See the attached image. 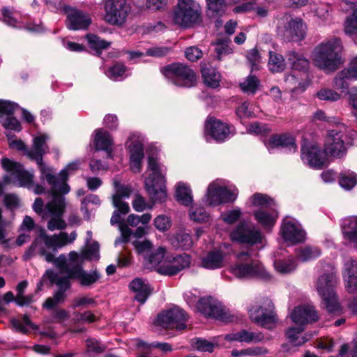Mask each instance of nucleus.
<instances>
[{"label": "nucleus", "instance_id": "32", "mask_svg": "<svg viewBox=\"0 0 357 357\" xmlns=\"http://www.w3.org/2000/svg\"><path fill=\"white\" fill-rule=\"evenodd\" d=\"M129 190L126 188L122 189V192L118 190L117 193L113 196V204L116 210L112 214L110 220L112 225L119 223L121 221L120 215H126L130 211V206L128 203L123 201V198L128 197Z\"/></svg>", "mask_w": 357, "mask_h": 357}, {"label": "nucleus", "instance_id": "3", "mask_svg": "<svg viewBox=\"0 0 357 357\" xmlns=\"http://www.w3.org/2000/svg\"><path fill=\"white\" fill-rule=\"evenodd\" d=\"M343 46L340 38L333 36L317 45L311 55L313 63L326 71H335L343 63Z\"/></svg>", "mask_w": 357, "mask_h": 357}, {"label": "nucleus", "instance_id": "43", "mask_svg": "<svg viewBox=\"0 0 357 357\" xmlns=\"http://www.w3.org/2000/svg\"><path fill=\"white\" fill-rule=\"evenodd\" d=\"M176 198L177 201L185 206H188L192 202V191L190 187L185 183L179 182L176 186Z\"/></svg>", "mask_w": 357, "mask_h": 357}, {"label": "nucleus", "instance_id": "13", "mask_svg": "<svg viewBox=\"0 0 357 357\" xmlns=\"http://www.w3.org/2000/svg\"><path fill=\"white\" fill-rule=\"evenodd\" d=\"M105 20L112 25H123L130 13L131 8L126 0H106Z\"/></svg>", "mask_w": 357, "mask_h": 357}, {"label": "nucleus", "instance_id": "34", "mask_svg": "<svg viewBox=\"0 0 357 357\" xmlns=\"http://www.w3.org/2000/svg\"><path fill=\"white\" fill-rule=\"evenodd\" d=\"M93 144L96 151H105L108 158H112L113 141L107 131L102 129H96L93 134Z\"/></svg>", "mask_w": 357, "mask_h": 357}, {"label": "nucleus", "instance_id": "1", "mask_svg": "<svg viewBox=\"0 0 357 357\" xmlns=\"http://www.w3.org/2000/svg\"><path fill=\"white\" fill-rule=\"evenodd\" d=\"M77 236L75 231H72L70 235L61 231L50 236L44 229H41L39 235L26 252L24 257L28 259L33 255L38 254L44 257L47 262L52 263L61 273H66L70 281V279H75L79 282L81 286L89 287L96 283L100 279V275L97 271H85L82 268V257L79 253L70 252L68 259L63 254L56 258L54 257V253L59 249L73 243Z\"/></svg>", "mask_w": 357, "mask_h": 357}, {"label": "nucleus", "instance_id": "42", "mask_svg": "<svg viewBox=\"0 0 357 357\" xmlns=\"http://www.w3.org/2000/svg\"><path fill=\"white\" fill-rule=\"evenodd\" d=\"M344 31L357 44V8L347 17L344 23Z\"/></svg>", "mask_w": 357, "mask_h": 357}, {"label": "nucleus", "instance_id": "45", "mask_svg": "<svg viewBox=\"0 0 357 357\" xmlns=\"http://www.w3.org/2000/svg\"><path fill=\"white\" fill-rule=\"evenodd\" d=\"M321 251L317 247L305 246L296 250V257L301 261H307L319 257Z\"/></svg>", "mask_w": 357, "mask_h": 357}, {"label": "nucleus", "instance_id": "31", "mask_svg": "<svg viewBox=\"0 0 357 357\" xmlns=\"http://www.w3.org/2000/svg\"><path fill=\"white\" fill-rule=\"evenodd\" d=\"M288 89L294 93H299L305 91L310 84V80L306 72H295L288 75L285 78Z\"/></svg>", "mask_w": 357, "mask_h": 357}, {"label": "nucleus", "instance_id": "51", "mask_svg": "<svg viewBox=\"0 0 357 357\" xmlns=\"http://www.w3.org/2000/svg\"><path fill=\"white\" fill-rule=\"evenodd\" d=\"M105 349L104 344L94 338H88L86 340V352L87 357H95L102 353Z\"/></svg>", "mask_w": 357, "mask_h": 357}, {"label": "nucleus", "instance_id": "30", "mask_svg": "<svg viewBox=\"0 0 357 357\" xmlns=\"http://www.w3.org/2000/svg\"><path fill=\"white\" fill-rule=\"evenodd\" d=\"M265 146L271 153L274 149L282 148L294 153L297 149L295 138L289 133L275 135L265 142Z\"/></svg>", "mask_w": 357, "mask_h": 357}, {"label": "nucleus", "instance_id": "56", "mask_svg": "<svg viewBox=\"0 0 357 357\" xmlns=\"http://www.w3.org/2000/svg\"><path fill=\"white\" fill-rule=\"evenodd\" d=\"M310 10L322 21L327 20L331 11V5L325 3H310Z\"/></svg>", "mask_w": 357, "mask_h": 357}, {"label": "nucleus", "instance_id": "14", "mask_svg": "<svg viewBox=\"0 0 357 357\" xmlns=\"http://www.w3.org/2000/svg\"><path fill=\"white\" fill-rule=\"evenodd\" d=\"M187 314L180 307H174L158 316L156 324L167 329L183 330L186 328Z\"/></svg>", "mask_w": 357, "mask_h": 357}, {"label": "nucleus", "instance_id": "12", "mask_svg": "<svg viewBox=\"0 0 357 357\" xmlns=\"http://www.w3.org/2000/svg\"><path fill=\"white\" fill-rule=\"evenodd\" d=\"M273 303L268 298H264L260 303L249 309L250 319L259 326L271 329L275 326L276 318Z\"/></svg>", "mask_w": 357, "mask_h": 357}, {"label": "nucleus", "instance_id": "46", "mask_svg": "<svg viewBox=\"0 0 357 357\" xmlns=\"http://www.w3.org/2000/svg\"><path fill=\"white\" fill-rule=\"evenodd\" d=\"M172 244L176 249L188 250L192 246V237L188 233L180 231L173 237Z\"/></svg>", "mask_w": 357, "mask_h": 357}, {"label": "nucleus", "instance_id": "38", "mask_svg": "<svg viewBox=\"0 0 357 357\" xmlns=\"http://www.w3.org/2000/svg\"><path fill=\"white\" fill-rule=\"evenodd\" d=\"M341 227L344 238L357 245V216H350L343 219Z\"/></svg>", "mask_w": 357, "mask_h": 357}, {"label": "nucleus", "instance_id": "52", "mask_svg": "<svg viewBox=\"0 0 357 357\" xmlns=\"http://www.w3.org/2000/svg\"><path fill=\"white\" fill-rule=\"evenodd\" d=\"M259 86L260 80L253 75H248L245 80L240 84V88L244 93L251 94H255Z\"/></svg>", "mask_w": 357, "mask_h": 357}, {"label": "nucleus", "instance_id": "58", "mask_svg": "<svg viewBox=\"0 0 357 357\" xmlns=\"http://www.w3.org/2000/svg\"><path fill=\"white\" fill-rule=\"evenodd\" d=\"M189 215L190 220L197 222H204L209 219L208 213L204 208L199 206L192 207Z\"/></svg>", "mask_w": 357, "mask_h": 357}, {"label": "nucleus", "instance_id": "19", "mask_svg": "<svg viewBox=\"0 0 357 357\" xmlns=\"http://www.w3.org/2000/svg\"><path fill=\"white\" fill-rule=\"evenodd\" d=\"M306 25L298 17L287 18L284 26H278V33L289 41H300L305 36Z\"/></svg>", "mask_w": 357, "mask_h": 357}, {"label": "nucleus", "instance_id": "59", "mask_svg": "<svg viewBox=\"0 0 357 357\" xmlns=\"http://www.w3.org/2000/svg\"><path fill=\"white\" fill-rule=\"evenodd\" d=\"M11 324L13 328H15L16 331L21 332L22 333H27L29 332V330L27 328L28 326L36 328V327L31 323V320L29 319V317L24 314L22 317V321H21L19 319H12Z\"/></svg>", "mask_w": 357, "mask_h": 357}, {"label": "nucleus", "instance_id": "17", "mask_svg": "<svg viewBox=\"0 0 357 357\" xmlns=\"http://www.w3.org/2000/svg\"><path fill=\"white\" fill-rule=\"evenodd\" d=\"M301 158L302 161L311 167L321 169L327 160L324 151H321L315 143L304 141L301 146Z\"/></svg>", "mask_w": 357, "mask_h": 357}, {"label": "nucleus", "instance_id": "41", "mask_svg": "<svg viewBox=\"0 0 357 357\" xmlns=\"http://www.w3.org/2000/svg\"><path fill=\"white\" fill-rule=\"evenodd\" d=\"M165 258V249L162 247L154 251H151L149 255H144L146 264L149 268H157V270Z\"/></svg>", "mask_w": 357, "mask_h": 357}, {"label": "nucleus", "instance_id": "7", "mask_svg": "<svg viewBox=\"0 0 357 357\" xmlns=\"http://www.w3.org/2000/svg\"><path fill=\"white\" fill-rule=\"evenodd\" d=\"M148 169L150 174L145 179L146 189L153 202H164L167 198L165 171L153 156L148 158Z\"/></svg>", "mask_w": 357, "mask_h": 357}, {"label": "nucleus", "instance_id": "57", "mask_svg": "<svg viewBox=\"0 0 357 357\" xmlns=\"http://www.w3.org/2000/svg\"><path fill=\"white\" fill-rule=\"evenodd\" d=\"M28 286L26 280L20 282L17 287V296L15 297V303L20 306L28 305L32 302V296H24V293Z\"/></svg>", "mask_w": 357, "mask_h": 357}, {"label": "nucleus", "instance_id": "49", "mask_svg": "<svg viewBox=\"0 0 357 357\" xmlns=\"http://www.w3.org/2000/svg\"><path fill=\"white\" fill-rule=\"evenodd\" d=\"M296 261L293 257H289L287 259H275L274 261L275 269L282 274L291 273L296 269Z\"/></svg>", "mask_w": 357, "mask_h": 357}, {"label": "nucleus", "instance_id": "40", "mask_svg": "<svg viewBox=\"0 0 357 357\" xmlns=\"http://www.w3.org/2000/svg\"><path fill=\"white\" fill-rule=\"evenodd\" d=\"M201 71L204 82L206 86L213 89L220 86V75L215 68L211 66H204Z\"/></svg>", "mask_w": 357, "mask_h": 357}, {"label": "nucleus", "instance_id": "54", "mask_svg": "<svg viewBox=\"0 0 357 357\" xmlns=\"http://www.w3.org/2000/svg\"><path fill=\"white\" fill-rule=\"evenodd\" d=\"M304 330V327L298 326V327L289 328L287 332L286 335L290 342L295 346H300L306 342L310 337H302L300 340L298 339V335L300 334Z\"/></svg>", "mask_w": 357, "mask_h": 357}, {"label": "nucleus", "instance_id": "27", "mask_svg": "<svg viewBox=\"0 0 357 357\" xmlns=\"http://www.w3.org/2000/svg\"><path fill=\"white\" fill-rule=\"evenodd\" d=\"M290 317L294 324L301 327H304L305 325L314 322L318 319V315L314 307L310 305H300L295 307Z\"/></svg>", "mask_w": 357, "mask_h": 357}, {"label": "nucleus", "instance_id": "61", "mask_svg": "<svg viewBox=\"0 0 357 357\" xmlns=\"http://www.w3.org/2000/svg\"><path fill=\"white\" fill-rule=\"evenodd\" d=\"M191 345L196 349L201 351L213 352L215 344L206 339L198 337L191 340Z\"/></svg>", "mask_w": 357, "mask_h": 357}, {"label": "nucleus", "instance_id": "20", "mask_svg": "<svg viewBox=\"0 0 357 357\" xmlns=\"http://www.w3.org/2000/svg\"><path fill=\"white\" fill-rule=\"evenodd\" d=\"M280 234L284 241L290 244L301 243L305 238V232L300 223L290 218H285L282 220Z\"/></svg>", "mask_w": 357, "mask_h": 357}, {"label": "nucleus", "instance_id": "9", "mask_svg": "<svg viewBox=\"0 0 357 357\" xmlns=\"http://www.w3.org/2000/svg\"><path fill=\"white\" fill-rule=\"evenodd\" d=\"M160 71L172 84L177 86L188 88L196 84L195 72L185 64L172 63L162 68Z\"/></svg>", "mask_w": 357, "mask_h": 357}, {"label": "nucleus", "instance_id": "24", "mask_svg": "<svg viewBox=\"0 0 357 357\" xmlns=\"http://www.w3.org/2000/svg\"><path fill=\"white\" fill-rule=\"evenodd\" d=\"M19 105L11 101L0 100V123L6 129L19 132L21 126L18 120L13 116Z\"/></svg>", "mask_w": 357, "mask_h": 357}, {"label": "nucleus", "instance_id": "15", "mask_svg": "<svg viewBox=\"0 0 357 357\" xmlns=\"http://www.w3.org/2000/svg\"><path fill=\"white\" fill-rule=\"evenodd\" d=\"M47 276L50 277V285L55 284L58 287V290L55 292L54 296L48 298L44 304L45 308L52 309L57 304L64 301L65 292L70 288L71 283L69 278L61 276L53 270H47L45 278Z\"/></svg>", "mask_w": 357, "mask_h": 357}, {"label": "nucleus", "instance_id": "28", "mask_svg": "<svg viewBox=\"0 0 357 357\" xmlns=\"http://www.w3.org/2000/svg\"><path fill=\"white\" fill-rule=\"evenodd\" d=\"M342 278L345 287L349 293L357 291V260L352 258H345L342 270Z\"/></svg>", "mask_w": 357, "mask_h": 357}, {"label": "nucleus", "instance_id": "60", "mask_svg": "<svg viewBox=\"0 0 357 357\" xmlns=\"http://www.w3.org/2000/svg\"><path fill=\"white\" fill-rule=\"evenodd\" d=\"M1 14L3 22L8 26L17 27L18 24L17 16L19 14L8 7L1 9Z\"/></svg>", "mask_w": 357, "mask_h": 357}, {"label": "nucleus", "instance_id": "50", "mask_svg": "<svg viewBox=\"0 0 357 357\" xmlns=\"http://www.w3.org/2000/svg\"><path fill=\"white\" fill-rule=\"evenodd\" d=\"M208 13L212 17L223 15L226 10L225 0H206Z\"/></svg>", "mask_w": 357, "mask_h": 357}, {"label": "nucleus", "instance_id": "25", "mask_svg": "<svg viewBox=\"0 0 357 357\" xmlns=\"http://www.w3.org/2000/svg\"><path fill=\"white\" fill-rule=\"evenodd\" d=\"M91 24L90 15L76 8L70 7L67 11L66 26L71 30H84Z\"/></svg>", "mask_w": 357, "mask_h": 357}, {"label": "nucleus", "instance_id": "11", "mask_svg": "<svg viewBox=\"0 0 357 357\" xmlns=\"http://www.w3.org/2000/svg\"><path fill=\"white\" fill-rule=\"evenodd\" d=\"M48 139L47 135H40L33 138V146L26 151V155L32 160H35L40 172L41 179H46L47 183L53 181L52 169L43 162V155L48 152L46 144Z\"/></svg>", "mask_w": 357, "mask_h": 357}, {"label": "nucleus", "instance_id": "18", "mask_svg": "<svg viewBox=\"0 0 357 357\" xmlns=\"http://www.w3.org/2000/svg\"><path fill=\"white\" fill-rule=\"evenodd\" d=\"M343 136V131L340 128L328 130L324 149L327 156L340 158L346 155L347 147Z\"/></svg>", "mask_w": 357, "mask_h": 357}, {"label": "nucleus", "instance_id": "16", "mask_svg": "<svg viewBox=\"0 0 357 357\" xmlns=\"http://www.w3.org/2000/svg\"><path fill=\"white\" fill-rule=\"evenodd\" d=\"M230 238L236 241L248 245H261L263 246L264 237L258 229L254 226H249L246 223L238 225L230 234Z\"/></svg>", "mask_w": 357, "mask_h": 357}, {"label": "nucleus", "instance_id": "63", "mask_svg": "<svg viewBox=\"0 0 357 357\" xmlns=\"http://www.w3.org/2000/svg\"><path fill=\"white\" fill-rule=\"evenodd\" d=\"M317 96L321 100L337 101L340 99L341 94L331 89L323 88L317 92Z\"/></svg>", "mask_w": 357, "mask_h": 357}, {"label": "nucleus", "instance_id": "55", "mask_svg": "<svg viewBox=\"0 0 357 357\" xmlns=\"http://www.w3.org/2000/svg\"><path fill=\"white\" fill-rule=\"evenodd\" d=\"M339 183L342 188L351 190L357 183V175L352 172H343L340 174Z\"/></svg>", "mask_w": 357, "mask_h": 357}, {"label": "nucleus", "instance_id": "64", "mask_svg": "<svg viewBox=\"0 0 357 357\" xmlns=\"http://www.w3.org/2000/svg\"><path fill=\"white\" fill-rule=\"evenodd\" d=\"M86 38L89 47L97 51L106 49L109 45V43L100 39V38L96 35L89 34L86 36Z\"/></svg>", "mask_w": 357, "mask_h": 357}, {"label": "nucleus", "instance_id": "26", "mask_svg": "<svg viewBox=\"0 0 357 357\" xmlns=\"http://www.w3.org/2000/svg\"><path fill=\"white\" fill-rule=\"evenodd\" d=\"M136 135L130 136L128 142V146L130 151V165L133 172H139L142 169V161L144 158L143 144Z\"/></svg>", "mask_w": 357, "mask_h": 357}, {"label": "nucleus", "instance_id": "39", "mask_svg": "<svg viewBox=\"0 0 357 357\" xmlns=\"http://www.w3.org/2000/svg\"><path fill=\"white\" fill-rule=\"evenodd\" d=\"M289 64L291 68L299 71L305 72L310 65L308 59H307L301 53L296 51H289L287 54Z\"/></svg>", "mask_w": 357, "mask_h": 357}, {"label": "nucleus", "instance_id": "33", "mask_svg": "<svg viewBox=\"0 0 357 357\" xmlns=\"http://www.w3.org/2000/svg\"><path fill=\"white\" fill-rule=\"evenodd\" d=\"M255 220L264 229L271 230L275 225L278 217L276 206L268 208H257L253 212Z\"/></svg>", "mask_w": 357, "mask_h": 357}, {"label": "nucleus", "instance_id": "47", "mask_svg": "<svg viewBox=\"0 0 357 357\" xmlns=\"http://www.w3.org/2000/svg\"><path fill=\"white\" fill-rule=\"evenodd\" d=\"M268 67L272 73H280L284 70L285 62L282 55L275 52H269Z\"/></svg>", "mask_w": 357, "mask_h": 357}, {"label": "nucleus", "instance_id": "6", "mask_svg": "<svg viewBox=\"0 0 357 357\" xmlns=\"http://www.w3.org/2000/svg\"><path fill=\"white\" fill-rule=\"evenodd\" d=\"M324 271L325 273L318 278L316 287L326 310L329 312H334L340 308L335 292V287L337 283V271L333 265L328 264L324 268Z\"/></svg>", "mask_w": 357, "mask_h": 357}, {"label": "nucleus", "instance_id": "36", "mask_svg": "<svg viewBox=\"0 0 357 357\" xmlns=\"http://www.w3.org/2000/svg\"><path fill=\"white\" fill-rule=\"evenodd\" d=\"M227 341H236L245 343H258L261 342L264 337L262 333L252 332L247 330H241L236 333H229L225 335Z\"/></svg>", "mask_w": 357, "mask_h": 357}, {"label": "nucleus", "instance_id": "8", "mask_svg": "<svg viewBox=\"0 0 357 357\" xmlns=\"http://www.w3.org/2000/svg\"><path fill=\"white\" fill-rule=\"evenodd\" d=\"M236 187L222 179H216L209 183L205 195L206 202L210 206L232 203L238 197Z\"/></svg>", "mask_w": 357, "mask_h": 357}, {"label": "nucleus", "instance_id": "48", "mask_svg": "<svg viewBox=\"0 0 357 357\" xmlns=\"http://www.w3.org/2000/svg\"><path fill=\"white\" fill-rule=\"evenodd\" d=\"M354 80L350 77L345 69L340 71L335 77L333 86L337 90H340L341 93H347L349 89V82Z\"/></svg>", "mask_w": 357, "mask_h": 357}, {"label": "nucleus", "instance_id": "53", "mask_svg": "<svg viewBox=\"0 0 357 357\" xmlns=\"http://www.w3.org/2000/svg\"><path fill=\"white\" fill-rule=\"evenodd\" d=\"M105 75L114 81L122 80L127 77L126 68L123 64L116 63L110 67L106 72Z\"/></svg>", "mask_w": 357, "mask_h": 357}, {"label": "nucleus", "instance_id": "5", "mask_svg": "<svg viewBox=\"0 0 357 357\" xmlns=\"http://www.w3.org/2000/svg\"><path fill=\"white\" fill-rule=\"evenodd\" d=\"M1 165L6 172V174L3 176V181L6 183L26 188L36 195H40L45 192V188L43 185L33 183V172L25 170L20 163L5 158L1 160Z\"/></svg>", "mask_w": 357, "mask_h": 357}, {"label": "nucleus", "instance_id": "10", "mask_svg": "<svg viewBox=\"0 0 357 357\" xmlns=\"http://www.w3.org/2000/svg\"><path fill=\"white\" fill-rule=\"evenodd\" d=\"M200 6L194 0H178L174 10L173 21L180 26L188 28L200 20Z\"/></svg>", "mask_w": 357, "mask_h": 357}, {"label": "nucleus", "instance_id": "37", "mask_svg": "<svg viewBox=\"0 0 357 357\" xmlns=\"http://www.w3.org/2000/svg\"><path fill=\"white\" fill-rule=\"evenodd\" d=\"M129 287L135 293V298L141 304H144L151 294L149 284L138 278L130 283Z\"/></svg>", "mask_w": 357, "mask_h": 357}, {"label": "nucleus", "instance_id": "22", "mask_svg": "<svg viewBox=\"0 0 357 357\" xmlns=\"http://www.w3.org/2000/svg\"><path fill=\"white\" fill-rule=\"evenodd\" d=\"M197 308L206 317L224 321L227 319V314L222 304L211 296L200 298Z\"/></svg>", "mask_w": 357, "mask_h": 357}, {"label": "nucleus", "instance_id": "44", "mask_svg": "<svg viewBox=\"0 0 357 357\" xmlns=\"http://www.w3.org/2000/svg\"><path fill=\"white\" fill-rule=\"evenodd\" d=\"M249 203L252 206L263 209L276 206L274 201L271 197L261 193H255L249 199Z\"/></svg>", "mask_w": 357, "mask_h": 357}, {"label": "nucleus", "instance_id": "4", "mask_svg": "<svg viewBox=\"0 0 357 357\" xmlns=\"http://www.w3.org/2000/svg\"><path fill=\"white\" fill-rule=\"evenodd\" d=\"M236 261L231 264L229 272L239 279L257 278L264 281L272 279L271 274L266 269L262 263L253 259L251 252H241L236 255Z\"/></svg>", "mask_w": 357, "mask_h": 357}, {"label": "nucleus", "instance_id": "62", "mask_svg": "<svg viewBox=\"0 0 357 357\" xmlns=\"http://www.w3.org/2000/svg\"><path fill=\"white\" fill-rule=\"evenodd\" d=\"M79 255L82 257L83 262L85 259L97 260L99 259V245L97 242H93Z\"/></svg>", "mask_w": 357, "mask_h": 357}, {"label": "nucleus", "instance_id": "29", "mask_svg": "<svg viewBox=\"0 0 357 357\" xmlns=\"http://www.w3.org/2000/svg\"><path fill=\"white\" fill-rule=\"evenodd\" d=\"M79 165V163L77 161L73 162L61 170L58 176L52 173L53 181H52V183H48V184L53 187L54 191L60 190V192L63 195L68 193L70 188L66 183V180L70 174L78 169Z\"/></svg>", "mask_w": 357, "mask_h": 357}, {"label": "nucleus", "instance_id": "2", "mask_svg": "<svg viewBox=\"0 0 357 357\" xmlns=\"http://www.w3.org/2000/svg\"><path fill=\"white\" fill-rule=\"evenodd\" d=\"M49 193L52 197V200L44 206L43 200L37 197L33 202V210L43 219H50L47 224L50 231L64 229L66 227V223L63 219L66 208L65 198L60 190H53L52 186Z\"/></svg>", "mask_w": 357, "mask_h": 357}, {"label": "nucleus", "instance_id": "35", "mask_svg": "<svg viewBox=\"0 0 357 357\" xmlns=\"http://www.w3.org/2000/svg\"><path fill=\"white\" fill-rule=\"evenodd\" d=\"M225 253L219 250L208 252L201 259V266L209 270H215L225 266Z\"/></svg>", "mask_w": 357, "mask_h": 357}, {"label": "nucleus", "instance_id": "21", "mask_svg": "<svg viewBox=\"0 0 357 357\" xmlns=\"http://www.w3.org/2000/svg\"><path fill=\"white\" fill-rule=\"evenodd\" d=\"M191 263V257L186 253L173 257H166L158 267V272L164 275H174L183 269L188 268Z\"/></svg>", "mask_w": 357, "mask_h": 357}, {"label": "nucleus", "instance_id": "23", "mask_svg": "<svg viewBox=\"0 0 357 357\" xmlns=\"http://www.w3.org/2000/svg\"><path fill=\"white\" fill-rule=\"evenodd\" d=\"M204 130L207 141L210 137L216 142H222L233 135L229 125L214 118H209L206 121Z\"/></svg>", "mask_w": 357, "mask_h": 357}]
</instances>
